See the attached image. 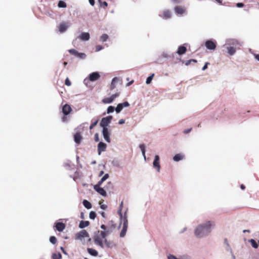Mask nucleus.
<instances>
[{
    "label": "nucleus",
    "mask_w": 259,
    "mask_h": 259,
    "mask_svg": "<svg viewBox=\"0 0 259 259\" xmlns=\"http://www.w3.org/2000/svg\"><path fill=\"white\" fill-rule=\"evenodd\" d=\"M122 109H123V107H122L120 103H119L118 104H117L116 107L115 108V111L116 112V113H120L122 111Z\"/></svg>",
    "instance_id": "obj_37"
},
{
    "label": "nucleus",
    "mask_w": 259,
    "mask_h": 259,
    "mask_svg": "<svg viewBox=\"0 0 259 259\" xmlns=\"http://www.w3.org/2000/svg\"><path fill=\"white\" fill-rule=\"evenodd\" d=\"M226 49L228 54L230 56H233L235 54L237 50L236 49L228 46L226 48Z\"/></svg>",
    "instance_id": "obj_26"
},
{
    "label": "nucleus",
    "mask_w": 259,
    "mask_h": 259,
    "mask_svg": "<svg viewBox=\"0 0 259 259\" xmlns=\"http://www.w3.org/2000/svg\"><path fill=\"white\" fill-rule=\"evenodd\" d=\"M225 45L236 49H239L242 45V42L236 39L228 38L226 40Z\"/></svg>",
    "instance_id": "obj_3"
},
{
    "label": "nucleus",
    "mask_w": 259,
    "mask_h": 259,
    "mask_svg": "<svg viewBox=\"0 0 259 259\" xmlns=\"http://www.w3.org/2000/svg\"><path fill=\"white\" fill-rule=\"evenodd\" d=\"M139 147L141 150L142 155L145 154L146 149L145 145L144 144H141L139 145Z\"/></svg>",
    "instance_id": "obj_39"
},
{
    "label": "nucleus",
    "mask_w": 259,
    "mask_h": 259,
    "mask_svg": "<svg viewBox=\"0 0 259 259\" xmlns=\"http://www.w3.org/2000/svg\"><path fill=\"white\" fill-rule=\"evenodd\" d=\"M249 242L250 243H251V246L254 248H257L258 247V243H257L256 241L253 239H251L250 240H249Z\"/></svg>",
    "instance_id": "obj_33"
},
{
    "label": "nucleus",
    "mask_w": 259,
    "mask_h": 259,
    "mask_svg": "<svg viewBox=\"0 0 259 259\" xmlns=\"http://www.w3.org/2000/svg\"><path fill=\"white\" fill-rule=\"evenodd\" d=\"M117 213L119 215L120 219L123 221L124 217H123V214L122 213V210H121V208H118V209L117 210Z\"/></svg>",
    "instance_id": "obj_44"
},
{
    "label": "nucleus",
    "mask_w": 259,
    "mask_h": 259,
    "mask_svg": "<svg viewBox=\"0 0 259 259\" xmlns=\"http://www.w3.org/2000/svg\"><path fill=\"white\" fill-rule=\"evenodd\" d=\"M65 84L67 86H70L71 84L70 80L68 78H66L65 80Z\"/></svg>",
    "instance_id": "obj_48"
},
{
    "label": "nucleus",
    "mask_w": 259,
    "mask_h": 259,
    "mask_svg": "<svg viewBox=\"0 0 259 259\" xmlns=\"http://www.w3.org/2000/svg\"><path fill=\"white\" fill-rule=\"evenodd\" d=\"M107 148V145L103 142H100L98 144V153L100 155L102 152L105 151Z\"/></svg>",
    "instance_id": "obj_13"
},
{
    "label": "nucleus",
    "mask_w": 259,
    "mask_h": 259,
    "mask_svg": "<svg viewBox=\"0 0 259 259\" xmlns=\"http://www.w3.org/2000/svg\"><path fill=\"white\" fill-rule=\"evenodd\" d=\"M120 104L121 105L122 107L123 108V107H128L130 106V104L129 103L127 102V101H125L123 103H120Z\"/></svg>",
    "instance_id": "obj_47"
},
{
    "label": "nucleus",
    "mask_w": 259,
    "mask_h": 259,
    "mask_svg": "<svg viewBox=\"0 0 259 259\" xmlns=\"http://www.w3.org/2000/svg\"><path fill=\"white\" fill-rule=\"evenodd\" d=\"M109 36L107 34H103L100 37V40L103 42H105L108 39Z\"/></svg>",
    "instance_id": "obj_34"
},
{
    "label": "nucleus",
    "mask_w": 259,
    "mask_h": 259,
    "mask_svg": "<svg viewBox=\"0 0 259 259\" xmlns=\"http://www.w3.org/2000/svg\"><path fill=\"white\" fill-rule=\"evenodd\" d=\"M89 237V234L85 230H81V231H80L79 232H78L75 234V238L77 239L81 240L82 238H84L85 237Z\"/></svg>",
    "instance_id": "obj_9"
},
{
    "label": "nucleus",
    "mask_w": 259,
    "mask_h": 259,
    "mask_svg": "<svg viewBox=\"0 0 259 259\" xmlns=\"http://www.w3.org/2000/svg\"><path fill=\"white\" fill-rule=\"evenodd\" d=\"M100 208L103 210H105L107 208V205L105 204H101Z\"/></svg>",
    "instance_id": "obj_58"
},
{
    "label": "nucleus",
    "mask_w": 259,
    "mask_h": 259,
    "mask_svg": "<svg viewBox=\"0 0 259 259\" xmlns=\"http://www.w3.org/2000/svg\"><path fill=\"white\" fill-rule=\"evenodd\" d=\"M107 227L108 226H106V225L102 224L101 225L100 228L101 229L103 230V231H105V230H106V228H107Z\"/></svg>",
    "instance_id": "obj_56"
},
{
    "label": "nucleus",
    "mask_w": 259,
    "mask_h": 259,
    "mask_svg": "<svg viewBox=\"0 0 259 259\" xmlns=\"http://www.w3.org/2000/svg\"><path fill=\"white\" fill-rule=\"evenodd\" d=\"M254 57L258 61H259V54H255L254 55Z\"/></svg>",
    "instance_id": "obj_64"
},
{
    "label": "nucleus",
    "mask_w": 259,
    "mask_h": 259,
    "mask_svg": "<svg viewBox=\"0 0 259 259\" xmlns=\"http://www.w3.org/2000/svg\"><path fill=\"white\" fill-rule=\"evenodd\" d=\"M69 25L65 22H61L58 26V30L60 33L65 32L69 28Z\"/></svg>",
    "instance_id": "obj_14"
},
{
    "label": "nucleus",
    "mask_w": 259,
    "mask_h": 259,
    "mask_svg": "<svg viewBox=\"0 0 259 259\" xmlns=\"http://www.w3.org/2000/svg\"><path fill=\"white\" fill-rule=\"evenodd\" d=\"M58 7L60 8H65L67 7V5L65 2L59 1L58 4Z\"/></svg>",
    "instance_id": "obj_35"
},
{
    "label": "nucleus",
    "mask_w": 259,
    "mask_h": 259,
    "mask_svg": "<svg viewBox=\"0 0 259 259\" xmlns=\"http://www.w3.org/2000/svg\"><path fill=\"white\" fill-rule=\"evenodd\" d=\"M215 226V223L212 221H206L198 225L194 231V235L199 239L208 236Z\"/></svg>",
    "instance_id": "obj_1"
},
{
    "label": "nucleus",
    "mask_w": 259,
    "mask_h": 259,
    "mask_svg": "<svg viewBox=\"0 0 259 259\" xmlns=\"http://www.w3.org/2000/svg\"><path fill=\"white\" fill-rule=\"evenodd\" d=\"M104 242L107 247L111 248L112 247V242L108 241L106 239H104Z\"/></svg>",
    "instance_id": "obj_41"
},
{
    "label": "nucleus",
    "mask_w": 259,
    "mask_h": 259,
    "mask_svg": "<svg viewBox=\"0 0 259 259\" xmlns=\"http://www.w3.org/2000/svg\"><path fill=\"white\" fill-rule=\"evenodd\" d=\"M119 95V94L118 93H116L115 94H114L111 96V98L113 99V100H114L117 97H118Z\"/></svg>",
    "instance_id": "obj_49"
},
{
    "label": "nucleus",
    "mask_w": 259,
    "mask_h": 259,
    "mask_svg": "<svg viewBox=\"0 0 259 259\" xmlns=\"http://www.w3.org/2000/svg\"><path fill=\"white\" fill-rule=\"evenodd\" d=\"M167 259H189V257L187 255H185L182 256L181 258H177L175 255L169 254L167 255Z\"/></svg>",
    "instance_id": "obj_30"
},
{
    "label": "nucleus",
    "mask_w": 259,
    "mask_h": 259,
    "mask_svg": "<svg viewBox=\"0 0 259 259\" xmlns=\"http://www.w3.org/2000/svg\"><path fill=\"white\" fill-rule=\"evenodd\" d=\"M125 123V119H121L118 121L119 124H123Z\"/></svg>",
    "instance_id": "obj_57"
},
{
    "label": "nucleus",
    "mask_w": 259,
    "mask_h": 259,
    "mask_svg": "<svg viewBox=\"0 0 259 259\" xmlns=\"http://www.w3.org/2000/svg\"><path fill=\"white\" fill-rule=\"evenodd\" d=\"M95 141L98 142L99 141V134L98 133L95 134L94 136Z\"/></svg>",
    "instance_id": "obj_50"
},
{
    "label": "nucleus",
    "mask_w": 259,
    "mask_h": 259,
    "mask_svg": "<svg viewBox=\"0 0 259 259\" xmlns=\"http://www.w3.org/2000/svg\"><path fill=\"white\" fill-rule=\"evenodd\" d=\"M68 52L70 54L74 55L76 58L81 60L85 59L87 57V55L85 53H80L73 49L69 50Z\"/></svg>",
    "instance_id": "obj_5"
},
{
    "label": "nucleus",
    "mask_w": 259,
    "mask_h": 259,
    "mask_svg": "<svg viewBox=\"0 0 259 259\" xmlns=\"http://www.w3.org/2000/svg\"><path fill=\"white\" fill-rule=\"evenodd\" d=\"M56 230L59 232H62L65 228V225L62 222H58L55 224Z\"/></svg>",
    "instance_id": "obj_17"
},
{
    "label": "nucleus",
    "mask_w": 259,
    "mask_h": 259,
    "mask_svg": "<svg viewBox=\"0 0 259 259\" xmlns=\"http://www.w3.org/2000/svg\"><path fill=\"white\" fill-rule=\"evenodd\" d=\"M96 217V213L95 211H91L89 213V218L91 220H94Z\"/></svg>",
    "instance_id": "obj_40"
},
{
    "label": "nucleus",
    "mask_w": 259,
    "mask_h": 259,
    "mask_svg": "<svg viewBox=\"0 0 259 259\" xmlns=\"http://www.w3.org/2000/svg\"><path fill=\"white\" fill-rule=\"evenodd\" d=\"M79 38L84 41H87L90 39V35L88 32H81L79 35Z\"/></svg>",
    "instance_id": "obj_18"
},
{
    "label": "nucleus",
    "mask_w": 259,
    "mask_h": 259,
    "mask_svg": "<svg viewBox=\"0 0 259 259\" xmlns=\"http://www.w3.org/2000/svg\"><path fill=\"white\" fill-rule=\"evenodd\" d=\"M102 134L105 141L107 143H110V132L109 128H102Z\"/></svg>",
    "instance_id": "obj_8"
},
{
    "label": "nucleus",
    "mask_w": 259,
    "mask_h": 259,
    "mask_svg": "<svg viewBox=\"0 0 259 259\" xmlns=\"http://www.w3.org/2000/svg\"><path fill=\"white\" fill-rule=\"evenodd\" d=\"M103 47L101 45H97L96 46V52H99L103 49Z\"/></svg>",
    "instance_id": "obj_46"
},
{
    "label": "nucleus",
    "mask_w": 259,
    "mask_h": 259,
    "mask_svg": "<svg viewBox=\"0 0 259 259\" xmlns=\"http://www.w3.org/2000/svg\"><path fill=\"white\" fill-rule=\"evenodd\" d=\"M113 118L112 115H108L106 117H103L100 122V126L102 128H108V126L111 123Z\"/></svg>",
    "instance_id": "obj_4"
},
{
    "label": "nucleus",
    "mask_w": 259,
    "mask_h": 259,
    "mask_svg": "<svg viewBox=\"0 0 259 259\" xmlns=\"http://www.w3.org/2000/svg\"><path fill=\"white\" fill-rule=\"evenodd\" d=\"M115 227H116L115 224H112L110 227H109V228H110V229H112V232L114 230V229L115 228Z\"/></svg>",
    "instance_id": "obj_61"
},
{
    "label": "nucleus",
    "mask_w": 259,
    "mask_h": 259,
    "mask_svg": "<svg viewBox=\"0 0 259 259\" xmlns=\"http://www.w3.org/2000/svg\"><path fill=\"white\" fill-rule=\"evenodd\" d=\"M50 242L54 244L57 242V239L55 236H52L50 237Z\"/></svg>",
    "instance_id": "obj_42"
},
{
    "label": "nucleus",
    "mask_w": 259,
    "mask_h": 259,
    "mask_svg": "<svg viewBox=\"0 0 259 259\" xmlns=\"http://www.w3.org/2000/svg\"><path fill=\"white\" fill-rule=\"evenodd\" d=\"M224 243L225 245H226V246H225L226 250L227 251H229V252H231L232 251V249L227 238H225L224 239Z\"/></svg>",
    "instance_id": "obj_27"
},
{
    "label": "nucleus",
    "mask_w": 259,
    "mask_h": 259,
    "mask_svg": "<svg viewBox=\"0 0 259 259\" xmlns=\"http://www.w3.org/2000/svg\"><path fill=\"white\" fill-rule=\"evenodd\" d=\"M94 189L100 194L101 196L105 197L107 195V193L104 188H101L100 185H95L94 186Z\"/></svg>",
    "instance_id": "obj_10"
},
{
    "label": "nucleus",
    "mask_w": 259,
    "mask_h": 259,
    "mask_svg": "<svg viewBox=\"0 0 259 259\" xmlns=\"http://www.w3.org/2000/svg\"><path fill=\"white\" fill-rule=\"evenodd\" d=\"M72 111V109L70 105L67 104H65L62 106V111L64 115H68Z\"/></svg>",
    "instance_id": "obj_15"
},
{
    "label": "nucleus",
    "mask_w": 259,
    "mask_h": 259,
    "mask_svg": "<svg viewBox=\"0 0 259 259\" xmlns=\"http://www.w3.org/2000/svg\"><path fill=\"white\" fill-rule=\"evenodd\" d=\"M191 62H191V60L190 59V60H187V61H186V62H185V65H186V66H188L189 65H190V63H191Z\"/></svg>",
    "instance_id": "obj_63"
},
{
    "label": "nucleus",
    "mask_w": 259,
    "mask_h": 259,
    "mask_svg": "<svg viewBox=\"0 0 259 259\" xmlns=\"http://www.w3.org/2000/svg\"><path fill=\"white\" fill-rule=\"evenodd\" d=\"M187 51V48L184 45L180 46L178 47L177 53L179 55L184 54Z\"/></svg>",
    "instance_id": "obj_19"
},
{
    "label": "nucleus",
    "mask_w": 259,
    "mask_h": 259,
    "mask_svg": "<svg viewBox=\"0 0 259 259\" xmlns=\"http://www.w3.org/2000/svg\"><path fill=\"white\" fill-rule=\"evenodd\" d=\"M61 250H62V252L65 254V255H67L68 253H67V252L66 251V250H65V249L63 247H61Z\"/></svg>",
    "instance_id": "obj_60"
},
{
    "label": "nucleus",
    "mask_w": 259,
    "mask_h": 259,
    "mask_svg": "<svg viewBox=\"0 0 259 259\" xmlns=\"http://www.w3.org/2000/svg\"><path fill=\"white\" fill-rule=\"evenodd\" d=\"M82 139V137L80 133H76L74 135V142L77 144H79L80 143L81 140Z\"/></svg>",
    "instance_id": "obj_22"
},
{
    "label": "nucleus",
    "mask_w": 259,
    "mask_h": 259,
    "mask_svg": "<svg viewBox=\"0 0 259 259\" xmlns=\"http://www.w3.org/2000/svg\"><path fill=\"white\" fill-rule=\"evenodd\" d=\"M154 76V74L153 73L147 78L146 80V83L147 84H149L151 82Z\"/></svg>",
    "instance_id": "obj_38"
},
{
    "label": "nucleus",
    "mask_w": 259,
    "mask_h": 259,
    "mask_svg": "<svg viewBox=\"0 0 259 259\" xmlns=\"http://www.w3.org/2000/svg\"><path fill=\"white\" fill-rule=\"evenodd\" d=\"M209 64V63L208 62H206L205 64H204V65L203 66V67H202V70L203 71L205 70V69H206L207 68V66Z\"/></svg>",
    "instance_id": "obj_54"
},
{
    "label": "nucleus",
    "mask_w": 259,
    "mask_h": 259,
    "mask_svg": "<svg viewBox=\"0 0 259 259\" xmlns=\"http://www.w3.org/2000/svg\"><path fill=\"white\" fill-rule=\"evenodd\" d=\"M52 258L53 259H61L62 258V255L60 252L55 253H53L52 255Z\"/></svg>",
    "instance_id": "obj_36"
},
{
    "label": "nucleus",
    "mask_w": 259,
    "mask_h": 259,
    "mask_svg": "<svg viewBox=\"0 0 259 259\" xmlns=\"http://www.w3.org/2000/svg\"><path fill=\"white\" fill-rule=\"evenodd\" d=\"M191 131V128H188V129H186L184 131V134H188L189 133H190Z\"/></svg>",
    "instance_id": "obj_59"
},
{
    "label": "nucleus",
    "mask_w": 259,
    "mask_h": 259,
    "mask_svg": "<svg viewBox=\"0 0 259 259\" xmlns=\"http://www.w3.org/2000/svg\"><path fill=\"white\" fill-rule=\"evenodd\" d=\"M62 121L63 122H66L68 121V118H67V117L66 116H65L64 115L62 117Z\"/></svg>",
    "instance_id": "obj_55"
},
{
    "label": "nucleus",
    "mask_w": 259,
    "mask_h": 259,
    "mask_svg": "<svg viewBox=\"0 0 259 259\" xmlns=\"http://www.w3.org/2000/svg\"><path fill=\"white\" fill-rule=\"evenodd\" d=\"M115 111V107L113 106H109L107 109V112L106 113H103V115H105L106 113L107 114H110V113H113L114 111Z\"/></svg>",
    "instance_id": "obj_32"
},
{
    "label": "nucleus",
    "mask_w": 259,
    "mask_h": 259,
    "mask_svg": "<svg viewBox=\"0 0 259 259\" xmlns=\"http://www.w3.org/2000/svg\"><path fill=\"white\" fill-rule=\"evenodd\" d=\"M120 81H121L120 79L117 77H114V78H113V79H112L110 87V90H112L114 89L115 88V83H117Z\"/></svg>",
    "instance_id": "obj_21"
},
{
    "label": "nucleus",
    "mask_w": 259,
    "mask_h": 259,
    "mask_svg": "<svg viewBox=\"0 0 259 259\" xmlns=\"http://www.w3.org/2000/svg\"><path fill=\"white\" fill-rule=\"evenodd\" d=\"M89 3L92 6L95 5V0H89Z\"/></svg>",
    "instance_id": "obj_62"
},
{
    "label": "nucleus",
    "mask_w": 259,
    "mask_h": 259,
    "mask_svg": "<svg viewBox=\"0 0 259 259\" xmlns=\"http://www.w3.org/2000/svg\"><path fill=\"white\" fill-rule=\"evenodd\" d=\"M109 175L108 174H106L103 176V177L101 178V179L98 182L96 185H100L103 184V183L107 179H108Z\"/></svg>",
    "instance_id": "obj_28"
},
{
    "label": "nucleus",
    "mask_w": 259,
    "mask_h": 259,
    "mask_svg": "<svg viewBox=\"0 0 259 259\" xmlns=\"http://www.w3.org/2000/svg\"><path fill=\"white\" fill-rule=\"evenodd\" d=\"M205 46L207 49L214 50L217 47V42L213 39H210L205 42Z\"/></svg>",
    "instance_id": "obj_7"
},
{
    "label": "nucleus",
    "mask_w": 259,
    "mask_h": 259,
    "mask_svg": "<svg viewBox=\"0 0 259 259\" xmlns=\"http://www.w3.org/2000/svg\"><path fill=\"white\" fill-rule=\"evenodd\" d=\"M87 251L91 255L97 256L98 255V251L95 249L92 248H88Z\"/></svg>",
    "instance_id": "obj_24"
},
{
    "label": "nucleus",
    "mask_w": 259,
    "mask_h": 259,
    "mask_svg": "<svg viewBox=\"0 0 259 259\" xmlns=\"http://www.w3.org/2000/svg\"><path fill=\"white\" fill-rule=\"evenodd\" d=\"M100 5L101 7H106L108 6V3L105 1H104L103 3L101 2V3H100Z\"/></svg>",
    "instance_id": "obj_51"
},
{
    "label": "nucleus",
    "mask_w": 259,
    "mask_h": 259,
    "mask_svg": "<svg viewBox=\"0 0 259 259\" xmlns=\"http://www.w3.org/2000/svg\"><path fill=\"white\" fill-rule=\"evenodd\" d=\"M100 77V75L98 72H93L90 73L89 75L90 81L92 82L95 81L99 79Z\"/></svg>",
    "instance_id": "obj_11"
},
{
    "label": "nucleus",
    "mask_w": 259,
    "mask_h": 259,
    "mask_svg": "<svg viewBox=\"0 0 259 259\" xmlns=\"http://www.w3.org/2000/svg\"><path fill=\"white\" fill-rule=\"evenodd\" d=\"M113 164L114 166H116V167H120V165H119V162L117 160H115V161H113Z\"/></svg>",
    "instance_id": "obj_53"
},
{
    "label": "nucleus",
    "mask_w": 259,
    "mask_h": 259,
    "mask_svg": "<svg viewBox=\"0 0 259 259\" xmlns=\"http://www.w3.org/2000/svg\"><path fill=\"white\" fill-rule=\"evenodd\" d=\"M184 157V155L181 153L176 154L174 157H173V160L175 161L178 162L180 160H182Z\"/></svg>",
    "instance_id": "obj_23"
},
{
    "label": "nucleus",
    "mask_w": 259,
    "mask_h": 259,
    "mask_svg": "<svg viewBox=\"0 0 259 259\" xmlns=\"http://www.w3.org/2000/svg\"><path fill=\"white\" fill-rule=\"evenodd\" d=\"M113 99L110 96V97L105 98H104L102 102L104 104H110L113 102Z\"/></svg>",
    "instance_id": "obj_31"
},
{
    "label": "nucleus",
    "mask_w": 259,
    "mask_h": 259,
    "mask_svg": "<svg viewBox=\"0 0 259 259\" xmlns=\"http://www.w3.org/2000/svg\"><path fill=\"white\" fill-rule=\"evenodd\" d=\"M175 13L179 15L183 14L185 12V9L180 6H176L174 8Z\"/></svg>",
    "instance_id": "obj_20"
},
{
    "label": "nucleus",
    "mask_w": 259,
    "mask_h": 259,
    "mask_svg": "<svg viewBox=\"0 0 259 259\" xmlns=\"http://www.w3.org/2000/svg\"><path fill=\"white\" fill-rule=\"evenodd\" d=\"M82 204L83 206L87 209H91L92 207V205L90 202H89L87 200H83L82 201Z\"/></svg>",
    "instance_id": "obj_29"
},
{
    "label": "nucleus",
    "mask_w": 259,
    "mask_h": 259,
    "mask_svg": "<svg viewBox=\"0 0 259 259\" xmlns=\"http://www.w3.org/2000/svg\"><path fill=\"white\" fill-rule=\"evenodd\" d=\"M98 122V120H96L95 121L93 122L90 126V130H92L97 124Z\"/></svg>",
    "instance_id": "obj_43"
},
{
    "label": "nucleus",
    "mask_w": 259,
    "mask_h": 259,
    "mask_svg": "<svg viewBox=\"0 0 259 259\" xmlns=\"http://www.w3.org/2000/svg\"><path fill=\"white\" fill-rule=\"evenodd\" d=\"M236 5L237 8H242L244 6V4L242 3H238Z\"/></svg>",
    "instance_id": "obj_52"
},
{
    "label": "nucleus",
    "mask_w": 259,
    "mask_h": 259,
    "mask_svg": "<svg viewBox=\"0 0 259 259\" xmlns=\"http://www.w3.org/2000/svg\"><path fill=\"white\" fill-rule=\"evenodd\" d=\"M104 232L107 234V235H109L112 232V229L109 228V227H107L106 230H105Z\"/></svg>",
    "instance_id": "obj_45"
},
{
    "label": "nucleus",
    "mask_w": 259,
    "mask_h": 259,
    "mask_svg": "<svg viewBox=\"0 0 259 259\" xmlns=\"http://www.w3.org/2000/svg\"><path fill=\"white\" fill-rule=\"evenodd\" d=\"M127 226L128 221L127 219V216L125 214H124V218L123 219V227L120 233V237H123L125 236L127 229Z\"/></svg>",
    "instance_id": "obj_6"
},
{
    "label": "nucleus",
    "mask_w": 259,
    "mask_h": 259,
    "mask_svg": "<svg viewBox=\"0 0 259 259\" xmlns=\"http://www.w3.org/2000/svg\"><path fill=\"white\" fill-rule=\"evenodd\" d=\"M159 156L157 155L154 157V159L153 162V167L157 169L158 172L160 171V165L159 163Z\"/></svg>",
    "instance_id": "obj_12"
},
{
    "label": "nucleus",
    "mask_w": 259,
    "mask_h": 259,
    "mask_svg": "<svg viewBox=\"0 0 259 259\" xmlns=\"http://www.w3.org/2000/svg\"><path fill=\"white\" fill-rule=\"evenodd\" d=\"M159 16L163 19H168L171 18V14L170 11L165 10L162 13L159 14Z\"/></svg>",
    "instance_id": "obj_16"
},
{
    "label": "nucleus",
    "mask_w": 259,
    "mask_h": 259,
    "mask_svg": "<svg viewBox=\"0 0 259 259\" xmlns=\"http://www.w3.org/2000/svg\"><path fill=\"white\" fill-rule=\"evenodd\" d=\"M100 233V235L102 238L106 239V237L108 236L107 234L104 232V231H98L94 233V243L99 246H100L102 248H104V244L102 240L98 236V234Z\"/></svg>",
    "instance_id": "obj_2"
},
{
    "label": "nucleus",
    "mask_w": 259,
    "mask_h": 259,
    "mask_svg": "<svg viewBox=\"0 0 259 259\" xmlns=\"http://www.w3.org/2000/svg\"><path fill=\"white\" fill-rule=\"evenodd\" d=\"M90 225V222L88 221H81L79 224V228L80 229L84 228Z\"/></svg>",
    "instance_id": "obj_25"
}]
</instances>
